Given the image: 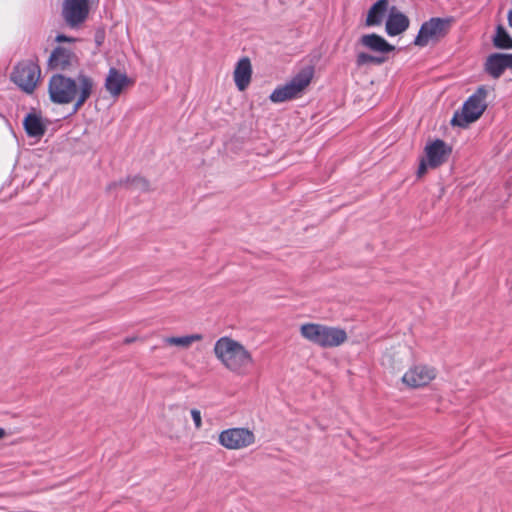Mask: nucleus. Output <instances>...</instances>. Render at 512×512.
Listing matches in <instances>:
<instances>
[{
    "label": "nucleus",
    "instance_id": "f257e3e1",
    "mask_svg": "<svg viewBox=\"0 0 512 512\" xmlns=\"http://www.w3.org/2000/svg\"><path fill=\"white\" fill-rule=\"evenodd\" d=\"M94 86V80L83 73H79L76 78L55 74L49 80L48 92L50 100L55 104L73 103V113H76L90 98Z\"/></svg>",
    "mask_w": 512,
    "mask_h": 512
},
{
    "label": "nucleus",
    "instance_id": "f03ea898",
    "mask_svg": "<svg viewBox=\"0 0 512 512\" xmlns=\"http://www.w3.org/2000/svg\"><path fill=\"white\" fill-rule=\"evenodd\" d=\"M213 351L220 363L236 375H246L254 363L251 352L243 344L227 336L215 342Z\"/></svg>",
    "mask_w": 512,
    "mask_h": 512
},
{
    "label": "nucleus",
    "instance_id": "7ed1b4c3",
    "mask_svg": "<svg viewBox=\"0 0 512 512\" xmlns=\"http://www.w3.org/2000/svg\"><path fill=\"white\" fill-rule=\"evenodd\" d=\"M300 334L304 339L322 348L340 346L348 338L344 329L318 323H305L301 325Z\"/></svg>",
    "mask_w": 512,
    "mask_h": 512
},
{
    "label": "nucleus",
    "instance_id": "20e7f679",
    "mask_svg": "<svg viewBox=\"0 0 512 512\" xmlns=\"http://www.w3.org/2000/svg\"><path fill=\"white\" fill-rule=\"evenodd\" d=\"M487 91L484 86L479 87L463 104L461 112H456L451 120L453 126L466 127L476 121L485 111Z\"/></svg>",
    "mask_w": 512,
    "mask_h": 512
},
{
    "label": "nucleus",
    "instance_id": "39448f33",
    "mask_svg": "<svg viewBox=\"0 0 512 512\" xmlns=\"http://www.w3.org/2000/svg\"><path fill=\"white\" fill-rule=\"evenodd\" d=\"M313 77V70L307 68L298 73L290 82L276 88L269 99L273 103H282L299 97L305 88L310 84Z\"/></svg>",
    "mask_w": 512,
    "mask_h": 512
},
{
    "label": "nucleus",
    "instance_id": "423d86ee",
    "mask_svg": "<svg viewBox=\"0 0 512 512\" xmlns=\"http://www.w3.org/2000/svg\"><path fill=\"white\" fill-rule=\"evenodd\" d=\"M40 68L31 61H22L13 68L10 79L23 92L32 94L40 79Z\"/></svg>",
    "mask_w": 512,
    "mask_h": 512
},
{
    "label": "nucleus",
    "instance_id": "0eeeda50",
    "mask_svg": "<svg viewBox=\"0 0 512 512\" xmlns=\"http://www.w3.org/2000/svg\"><path fill=\"white\" fill-rule=\"evenodd\" d=\"M451 25L449 18H431L424 22L415 38L414 44L420 47L426 46L430 41H437L444 37Z\"/></svg>",
    "mask_w": 512,
    "mask_h": 512
},
{
    "label": "nucleus",
    "instance_id": "6e6552de",
    "mask_svg": "<svg viewBox=\"0 0 512 512\" xmlns=\"http://www.w3.org/2000/svg\"><path fill=\"white\" fill-rule=\"evenodd\" d=\"M255 441L252 431L246 428H231L219 435V443L227 449L237 450L245 448Z\"/></svg>",
    "mask_w": 512,
    "mask_h": 512
},
{
    "label": "nucleus",
    "instance_id": "1a4fd4ad",
    "mask_svg": "<svg viewBox=\"0 0 512 512\" xmlns=\"http://www.w3.org/2000/svg\"><path fill=\"white\" fill-rule=\"evenodd\" d=\"M89 14L88 0H64L62 16L70 28H77L85 22Z\"/></svg>",
    "mask_w": 512,
    "mask_h": 512
},
{
    "label": "nucleus",
    "instance_id": "9d476101",
    "mask_svg": "<svg viewBox=\"0 0 512 512\" xmlns=\"http://www.w3.org/2000/svg\"><path fill=\"white\" fill-rule=\"evenodd\" d=\"M437 371L435 368L418 364L412 366L402 377V381L408 387L420 388L428 385L435 379Z\"/></svg>",
    "mask_w": 512,
    "mask_h": 512
},
{
    "label": "nucleus",
    "instance_id": "9b49d317",
    "mask_svg": "<svg viewBox=\"0 0 512 512\" xmlns=\"http://www.w3.org/2000/svg\"><path fill=\"white\" fill-rule=\"evenodd\" d=\"M78 58L75 53L65 47H56L48 59V66L51 70L65 71L76 67Z\"/></svg>",
    "mask_w": 512,
    "mask_h": 512
},
{
    "label": "nucleus",
    "instance_id": "f8f14e48",
    "mask_svg": "<svg viewBox=\"0 0 512 512\" xmlns=\"http://www.w3.org/2000/svg\"><path fill=\"white\" fill-rule=\"evenodd\" d=\"M425 154L429 167L437 168L448 160L451 148L443 140L437 139L426 145Z\"/></svg>",
    "mask_w": 512,
    "mask_h": 512
},
{
    "label": "nucleus",
    "instance_id": "ddd939ff",
    "mask_svg": "<svg viewBox=\"0 0 512 512\" xmlns=\"http://www.w3.org/2000/svg\"><path fill=\"white\" fill-rule=\"evenodd\" d=\"M484 66L491 77L498 79L506 69H512V54L493 53L487 57Z\"/></svg>",
    "mask_w": 512,
    "mask_h": 512
},
{
    "label": "nucleus",
    "instance_id": "4468645a",
    "mask_svg": "<svg viewBox=\"0 0 512 512\" xmlns=\"http://www.w3.org/2000/svg\"><path fill=\"white\" fill-rule=\"evenodd\" d=\"M252 76V66L248 57L241 58L234 69L233 78L239 91H244L249 86Z\"/></svg>",
    "mask_w": 512,
    "mask_h": 512
},
{
    "label": "nucleus",
    "instance_id": "2eb2a0df",
    "mask_svg": "<svg viewBox=\"0 0 512 512\" xmlns=\"http://www.w3.org/2000/svg\"><path fill=\"white\" fill-rule=\"evenodd\" d=\"M129 84L130 80L125 73L116 68H110L105 80V87L112 96H118Z\"/></svg>",
    "mask_w": 512,
    "mask_h": 512
},
{
    "label": "nucleus",
    "instance_id": "dca6fc26",
    "mask_svg": "<svg viewBox=\"0 0 512 512\" xmlns=\"http://www.w3.org/2000/svg\"><path fill=\"white\" fill-rule=\"evenodd\" d=\"M409 27V19L401 12L392 8L386 21V32L390 36H396Z\"/></svg>",
    "mask_w": 512,
    "mask_h": 512
},
{
    "label": "nucleus",
    "instance_id": "f3484780",
    "mask_svg": "<svg viewBox=\"0 0 512 512\" xmlns=\"http://www.w3.org/2000/svg\"><path fill=\"white\" fill-rule=\"evenodd\" d=\"M23 126L29 137L37 139L41 138L47 130L42 117L36 113L27 114L23 120Z\"/></svg>",
    "mask_w": 512,
    "mask_h": 512
},
{
    "label": "nucleus",
    "instance_id": "a211bd4d",
    "mask_svg": "<svg viewBox=\"0 0 512 512\" xmlns=\"http://www.w3.org/2000/svg\"><path fill=\"white\" fill-rule=\"evenodd\" d=\"M203 339L202 334H190L183 336H170L163 339V348L177 347L182 350H187L191 347L194 342L201 341Z\"/></svg>",
    "mask_w": 512,
    "mask_h": 512
},
{
    "label": "nucleus",
    "instance_id": "6ab92c4d",
    "mask_svg": "<svg viewBox=\"0 0 512 512\" xmlns=\"http://www.w3.org/2000/svg\"><path fill=\"white\" fill-rule=\"evenodd\" d=\"M360 42L363 46L375 52L388 53L394 50V46L389 44L383 37L374 33L363 35Z\"/></svg>",
    "mask_w": 512,
    "mask_h": 512
},
{
    "label": "nucleus",
    "instance_id": "aec40b11",
    "mask_svg": "<svg viewBox=\"0 0 512 512\" xmlns=\"http://www.w3.org/2000/svg\"><path fill=\"white\" fill-rule=\"evenodd\" d=\"M388 1L387 0H378L373 6L369 9L366 25L367 26H375L379 25L382 22V18L387 11Z\"/></svg>",
    "mask_w": 512,
    "mask_h": 512
},
{
    "label": "nucleus",
    "instance_id": "412c9836",
    "mask_svg": "<svg viewBox=\"0 0 512 512\" xmlns=\"http://www.w3.org/2000/svg\"><path fill=\"white\" fill-rule=\"evenodd\" d=\"M117 185H120V186L125 185L132 190H141V191L147 190L148 186H149V184L145 178L140 177V176H135L132 179L127 178L126 180H120L119 182H112L107 186V190H112Z\"/></svg>",
    "mask_w": 512,
    "mask_h": 512
},
{
    "label": "nucleus",
    "instance_id": "4be33fe9",
    "mask_svg": "<svg viewBox=\"0 0 512 512\" xmlns=\"http://www.w3.org/2000/svg\"><path fill=\"white\" fill-rule=\"evenodd\" d=\"M493 44L499 49H512V38L500 25L497 27L496 35L493 39Z\"/></svg>",
    "mask_w": 512,
    "mask_h": 512
},
{
    "label": "nucleus",
    "instance_id": "5701e85b",
    "mask_svg": "<svg viewBox=\"0 0 512 512\" xmlns=\"http://www.w3.org/2000/svg\"><path fill=\"white\" fill-rule=\"evenodd\" d=\"M383 57H376L372 56L370 54L361 52L357 55L356 63L358 66H362L368 63H374V64H382L384 62Z\"/></svg>",
    "mask_w": 512,
    "mask_h": 512
},
{
    "label": "nucleus",
    "instance_id": "b1692460",
    "mask_svg": "<svg viewBox=\"0 0 512 512\" xmlns=\"http://www.w3.org/2000/svg\"><path fill=\"white\" fill-rule=\"evenodd\" d=\"M191 416L194 421L195 427L197 429H200L202 426V418H201V412L197 409L191 410Z\"/></svg>",
    "mask_w": 512,
    "mask_h": 512
},
{
    "label": "nucleus",
    "instance_id": "393cba45",
    "mask_svg": "<svg viewBox=\"0 0 512 512\" xmlns=\"http://www.w3.org/2000/svg\"><path fill=\"white\" fill-rule=\"evenodd\" d=\"M427 166H429V165H428V162L427 163L425 162V160H422L420 162V165H419L418 171H417L418 177H422L426 173Z\"/></svg>",
    "mask_w": 512,
    "mask_h": 512
},
{
    "label": "nucleus",
    "instance_id": "a878e982",
    "mask_svg": "<svg viewBox=\"0 0 512 512\" xmlns=\"http://www.w3.org/2000/svg\"><path fill=\"white\" fill-rule=\"evenodd\" d=\"M56 41L57 42H71V41H74V39L67 37L63 34H60V35H57Z\"/></svg>",
    "mask_w": 512,
    "mask_h": 512
},
{
    "label": "nucleus",
    "instance_id": "bb28decb",
    "mask_svg": "<svg viewBox=\"0 0 512 512\" xmlns=\"http://www.w3.org/2000/svg\"><path fill=\"white\" fill-rule=\"evenodd\" d=\"M508 23L512 27V9L508 13Z\"/></svg>",
    "mask_w": 512,
    "mask_h": 512
},
{
    "label": "nucleus",
    "instance_id": "cd10ccee",
    "mask_svg": "<svg viewBox=\"0 0 512 512\" xmlns=\"http://www.w3.org/2000/svg\"><path fill=\"white\" fill-rule=\"evenodd\" d=\"M6 435V431L3 428H0V440L3 439Z\"/></svg>",
    "mask_w": 512,
    "mask_h": 512
},
{
    "label": "nucleus",
    "instance_id": "c85d7f7f",
    "mask_svg": "<svg viewBox=\"0 0 512 512\" xmlns=\"http://www.w3.org/2000/svg\"><path fill=\"white\" fill-rule=\"evenodd\" d=\"M391 354L390 353H387L384 357V360H387V361H390L391 360Z\"/></svg>",
    "mask_w": 512,
    "mask_h": 512
},
{
    "label": "nucleus",
    "instance_id": "c756f323",
    "mask_svg": "<svg viewBox=\"0 0 512 512\" xmlns=\"http://www.w3.org/2000/svg\"><path fill=\"white\" fill-rule=\"evenodd\" d=\"M135 339L134 338H126L125 339V343H131L133 342Z\"/></svg>",
    "mask_w": 512,
    "mask_h": 512
}]
</instances>
